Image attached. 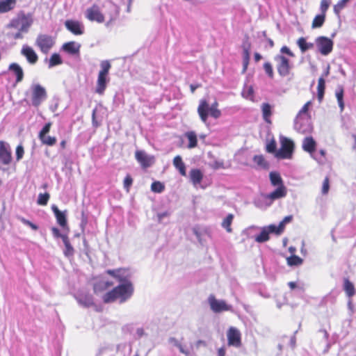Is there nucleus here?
<instances>
[{
	"mask_svg": "<svg viewBox=\"0 0 356 356\" xmlns=\"http://www.w3.org/2000/svg\"><path fill=\"white\" fill-rule=\"evenodd\" d=\"M120 282L118 286L104 295L102 298L105 303L112 302L116 300H119L120 303H123L132 296L134 286L129 280V277H127Z\"/></svg>",
	"mask_w": 356,
	"mask_h": 356,
	"instance_id": "1",
	"label": "nucleus"
},
{
	"mask_svg": "<svg viewBox=\"0 0 356 356\" xmlns=\"http://www.w3.org/2000/svg\"><path fill=\"white\" fill-rule=\"evenodd\" d=\"M100 67L101 70L98 74L95 92L99 95H103L109 81L108 74L111 65L108 60H103L101 62Z\"/></svg>",
	"mask_w": 356,
	"mask_h": 356,
	"instance_id": "2",
	"label": "nucleus"
},
{
	"mask_svg": "<svg viewBox=\"0 0 356 356\" xmlns=\"http://www.w3.org/2000/svg\"><path fill=\"white\" fill-rule=\"evenodd\" d=\"M197 113L201 120L204 124L207 122L209 114L215 119H218L221 116V111L218 108L209 106V102L204 99L200 101Z\"/></svg>",
	"mask_w": 356,
	"mask_h": 356,
	"instance_id": "3",
	"label": "nucleus"
},
{
	"mask_svg": "<svg viewBox=\"0 0 356 356\" xmlns=\"http://www.w3.org/2000/svg\"><path fill=\"white\" fill-rule=\"evenodd\" d=\"M281 147L275 153V156L277 159H291L293 154L294 143L289 138L280 136Z\"/></svg>",
	"mask_w": 356,
	"mask_h": 356,
	"instance_id": "4",
	"label": "nucleus"
},
{
	"mask_svg": "<svg viewBox=\"0 0 356 356\" xmlns=\"http://www.w3.org/2000/svg\"><path fill=\"white\" fill-rule=\"evenodd\" d=\"M31 104L33 106H39L47 98L46 89L39 83L31 86Z\"/></svg>",
	"mask_w": 356,
	"mask_h": 356,
	"instance_id": "5",
	"label": "nucleus"
},
{
	"mask_svg": "<svg viewBox=\"0 0 356 356\" xmlns=\"http://www.w3.org/2000/svg\"><path fill=\"white\" fill-rule=\"evenodd\" d=\"M54 44L55 40L54 38L47 34H39L35 42V46H37L44 54H48Z\"/></svg>",
	"mask_w": 356,
	"mask_h": 356,
	"instance_id": "6",
	"label": "nucleus"
},
{
	"mask_svg": "<svg viewBox=\"0 0 356 356\" xmlns=\"http://www.w3.org/2000/svg\"><path fill=\"white\" fill-rule=\"evenodd\" d=\"M333 45L332 40L325 36H319L315 39L317 51L323 56L329 55L332 51Z\"/></svg>",
	"mask_w": 356,
	"mask_h": 356,
	"instance_id": "7",
	"label": "nucleus"
},
{
	"mask_svg": "<svg viewBox=\"0 0 356 356\" xmlns=\"http://www.w3.org/2000/svg\"><path fill=\"white\" fill-rule=\"evenodd\" d=\"M274 60L276 63L278 74L283 77L288 76L291 69L289 60L282 54L276 55L274 57Z\"/></svg>",
	"mask_w": 356,
	"mask_h": 356,
	"instance_id": "8",
	"label": "nucleus"
},
{
	"mask_svg": "<svg viewBox=\"0 0 356 356\" xmlns=\"http://www.w3.org/2000/svg\"><path fill=\"white\" fill-rule=\"evenodd\" d=\"M249 229H260V233L255 236L254 240L257 243H264L269 240V234H277V231L275 229V225H270L268 226H266L264 227H259L257 226H251Z\"/></svg>",
	"mask_w": 356,
	"mask_h": 356,
	"instance_id": "9",
	"label": "nucleus"
},
{
	"mask_svg": "<svg viewBox=\"0 0 356 356\" xmlns=\"http://www.w3.org/2000/svg\"><path fill=\"white\" fill-rule=\"evenodd\" d=\"M302 147V149L305 152H308L311 157L315 161L317 162L322 161V159L316 154V142L312 136H307L303 139Z\"/></svg>",
	"mask_w": 356,
	"mask_h": 356,
	"instance_id": "10",
	"label": "nucleus"
},
{
	"mask_svg": "<svg viewBox=\"0 0 356 356\" xmlns=\"http://www.w3.org/2000/svg\"><path fill=\"white\" fill-rule=\"evenodd\" d=\"M294 129L300 134H306L312 132L313 127L308 118L296 117L294 121Z\"/></svg>",
	"mask_w": 356,
	"mask_h": 356,
	"instance_id": "11",
	"label": "nucleus"
},
{
	"mask_svg": "<svg viewBox=\"0 0 356 356\" xmlns=\"http://www.w3.org/2000/svg\"><path fill=\"white\" fill-rule=\"evenodd\" d=\"M85 16L91 22L102 23L105 20L104 15L100 11L99 7L96 4H94L86 9Z\"/></svg>",
	"mask_w": 356,
	"mask_h": 356,
	"instance_id": "12",
	"label": "nucleus"
},
{
	"mask_svg": "<svg viewBox=\"0 0 356 356\" xmlns=\"http://www.w3.org/2000/svg\"><path fill=\"white\" fill-rule=\"evenodd\" d=\"M65 26L67 31L75 35H81L84 33V24L78 20L67 19L65 22Z\"/></svg>",
	"mask_w": 356,
	"mask_h": 356,
	"instance_id": "13",
	"label": "nucleus"
},
{
	"mask_svg": "<svg viewBox=\"0 0 356 356\" xmlns=\"http://www.w3.org/2000/svg\"><path fill=\"white\" fill-rule=\"evenodd\" d=\"M209 302L211 310L216 313L232 310L231 305H228L224 300L216 299L213 296H209Z\"/></svg>",
	"mask_w": 356,
	"mask_h": 356,
	"instance_id": "14",
	"label": "nucleus"
},
{
	"mask_svg": "<svg viewBox=\"0 0 356 356\" xmlns=\"http://www.w3.org/2000/svg\"><path fill=\"white\" fill-rule=\"evenodd\" d=\"M135 157L143 168H148L151 166L154 161V156L148 155L143 150L136 151L135 153Z\"/></svg>",
	"mask_w": 356,
	"mask_h": 356,
	"instance_id": "15",
	"label": "nucleus"
},
{
	"mask_svg": "<svg viewBox=\"0 0 356 356\" xmlns=\"http://www.w3.org/2000/svg\"><path fill=\"white\" fill-rule=\"evenodd\" d=\"M0 160L4 165H9L12 160L10 145L4 141H0Z\"/></svg>",
	"mask_w": 356,
	"mask_h": 356,
	"instance_id": "16",
	"label": "nucleus"
},
{
	"mask_svg": "<svg viewBox=\"0 0 356 356\" xmlns=\"http://www.w3.org/2000/svg\"><path fill=\"white\" fill-rule=\"evenodd\" d=\"M21 54L26 58L27 62L31 65H35L38 60V56L34 49L27 44L22 46Z\"/></svg>",
	"mask_w": 356,
	"mask_h": 356,
	"instance_id": "17",
	"label": "nucleus"
},
{
	"mask_svg": "<svg viewBox=\"0 0 356 356\" xmlns=\"http://www.w3.org/2000/svg\"><path fill=\"white\" fill-rule=\"evenodd\" d=\"M227 339L229 346L239 347L241 346V333L235 327H230L227 332Z\"/></svg>",
	"mask_w": 356,
	"mask_h": 356,
	"instance_id": "18",
	"label": "nucleus"
},
{
	"mask_svg": "<svg viewBox=\"0 0 356 356\" xmlns=\"http://www.w3.org/2000/svg\"><path fill=\"white\" fill-rule=\"evenodd\" d=\"M286 195V188L284 185L277 186V188L269 194L264 196L266 200H270L268 205H270L273 201L284 197Z\"/></svg>",
	"mask_w": 356,
	"mask_h": 356,
	"instance_id": "19",
	"label": "nucleus"
},
{
	"mask_svg": "<svg viewBox=\"0 0 356 356\" xmlns=\"http://www.w3.org/2000/svg\"><path fill=\"white\" fill-rule=\"evenodd\" d=\"M81 44L71 41L63 44L62 49L70 55L79 56Z\"/></svg>",
	"mask_w": 356,
	"mask_h": 356,
	"instance_id": "20",
	"label": "nucleus"
},
{
	"mask_svg": "<svg viewBox=\"0 0 356 356\" xmlns=\"http://www.w3.org/2000/svg\"><path fill=\"white\" fill-rule=\"evenodd\" d=\"M8 70L14 76H15L16 83H19L23 80L24 72L19 64L16 63H11L8 67Z\"/></svg>",
	"mask_w": 356,
	"mask_h": 356,
	"instance_id": "21",
	"label": "nucleus"
},
{
	"mask_svg": "<svg viewBox=\"0 0 356 356\" xmlns=\"http://www.w3.org/2000/svg\"><path fill=\"white\" fill-rule=\"evenodd\" d=\"M33 22V20L31 14H23L22 16H20L21 26L19 28V30L21 31H23L24 33H27Z\"/></svg>",
	"mask_w": 356,
	"mask_h": 356,
	"instance_id": "22",
	"label": "nucleus"
},
{
	"mask_svg": "<svg viewBox=\"0 0 356 356\" xmlns=\"http://www.w3.org/2000/svg\"><path fill=\"white\" fill-rule=\"evenodd\" d=\"M51 209L56 216L57 222L63 227L67 226V219L65 212L60 211L56 205L53 204Z\"/></svg>",
	"mask_w": 356,
	"mask_h": 356,
	"instance_id": "23",
	"label": "nucleus"
},
{
	"mask_svg": "<svg viewBox=\"0 0 356 356\" xmlns=\"http://www.w3.org/2000/svg\"><path fill=\"white\" fill-rule=\"evenodd\" d=\"M79 303L83 307H89L94 305L93 298L92 295L88 293H81L76 296Z\"/></svg>",
	"mask_w": 356,
	"mask_h": 356,
	"instance_id": "24",
	"label": "nucleus"
},
{
	"mask_svg": "<svg viewBox=\"0 0 356 356\" xmlns=\"http://www.w3.org/2000/svg\"><path fill=\"white\" fill-rule=\"evenodd\" d=\"M16 5V0L0 1V13H7L13 10Z\"/></svg>",
	"mask_w": 356,
	"mask_h": 356,
	"instance_id": "25",
	"label": "nucleus"
},
{
	"mask_svg": "<svg viewBox=\"0 0 356 356\" xmlns=\"http://www.w3.org/2000/svg\"><path fill=\"white\" fill-rule=\"evenodd\" d=\"M173 165L182 176L186 175V165L179 155L174 158Z\"/></svg>",
	"mask_w": 356,
	"mask_h": 356,
	"instance_id": "26",
	"label": "nucleus"
},
{
	"mask_svg": "<svg viewBox=\"0 0 356 356\" xmlns=\"http://www.w3.org/2000/svg\"><path fill=\"white\" fill-rule=\"evenodd\" d=\"M297 44L302 53H305L307 50L313 49L315 46V43L307 42L306 39L303 37L300 38L297 40Z\"/></svg>",
	"mask_w": 356,
	"mask_h": 356,
	"instance_id": "27",
	"label": "nucleus"
},
{
	"mask_svg": "<svg viewBox=\"0 0 356 356\" xmlns=\"http://www.w3.org/2000/svg\"><path fill=\"white\" fill-rule=\"evenodd\" d=\"M190 178L194 185L201 182L203 178V174L199 169H192L190 171Z\"/></svg>",
	"mask_w": 356,
	"mask_h": 356,
	"instance_id": "28",
	"label": "nucleus"
},
{
	"mask_svg": "<svg viewBox=\"0 0 356 356\" xmlns=\"http://www.w3.org/2000/svg\"><path fill=\"white\" fill-rule=\"evenodd\" d=\"M343 290L348 298H351L355 294L354 284L347 278L343 280Z\"/></svg>",
	"mask_w": 356,
	"mask_h": 356,
	"instance_id": "29",
	"label": "nucleus"
},
{
	"mask_svg": "<svg viewBox=\"0 0 356 356\" xmlns=\"http://www.w3.org/2000/svg\"><path fill=\"white\" fill-rule=\"evenodd\" d=\"M106 273L108 275L118 279L119 282L121 280H124L125 278L129 277L126 274V270L124 269L108 270Z\"/></svg>",
	"mask_w": 356,
	"mask_h": 356,
	"instance_id": "30",
	"label": "nucleus"
},
{
	"mask_svg": "<svg viewBox=\"0 0 356 356\" xmlns=\"http://www.w3.org/2000/svg\"><path fill=\"white\" fill-rule=\"evenodd\" d=\"M335 95L337 99V102H338L340 110L342 112L344 109L343 88L342 86H337L336 91H335Z\"/></svg>",
	"mask_w": 356,
	"mask_h": 356,
	"instance_id": "31",
	"label": "nucleus"
},
{
	"mask_svg": "<svg viewBox=\"0 0 356 356\" xmlns=\"http://www.w3.org/2000/svg\"><path fill=\"white\" fill-rule=\"evenodd\" d=\"M185 136L188 140V148L192 149L197 146V139L196 134L194 131H188L185 134Z\"/></svg>",
	"mask_w": 356,
	"mask_h": 356,
	"instance_id": "32",
	"label": "nucleus"
},
{
	"mask_svg": "<svg viewBox=\"0 0 356 356\" xmlns=\"http://www.w3.org/2000/svg\"><path fill=\"white\" fill-rule=\"evenodd\" d=\"M63 242L65 245V249L63 250L65 256L67 257L72 256L74 254V250L73 247L70 244L68 237H63Z\"/></svg>",
	"mask_w": 356,
	"mask_h": 356,
	"instance_id": "33",
	"label": "nucleus"
},
{
	"mask_svg": "<svg viewBox=\"0 0 356 356\" xmlns=\"http://www.w3.org/2000/svg\"><path fill=\"white\" fill-rule=\"evenodd\" d=\"M261 111H262L264 120L266 122H270L269 118L272 114L271 106L268 103H263L261 104Z\"/></svg>",
	"mask_w": 356,
	"mask_h": 356,
	"instance_id": "34",
	"label": "nucleus"
},
{
	"mask_svg": "<svg viewBox=\"0 0 356 356\" xmlns=\"http://www.w3.org/2000/svg\"><path fill=\"white\" fill-rule=\"evenodd\" d=\"M270 180L274 186H280L283 184L282 179L279 173L276 172H271L269 175Z\"/></svg>",
	"mask_w": 356,
	"mask_h": 356,
	"instance_id": "35",
	"label": "nucleus"
},
{
	"mask_svg": "<svg viewBox=\"0 0 356 356\" xmlns=\"http://www.w3.org/2000/svg\"><path fill=\"white\" fill-rule=\"evenodd\" d=\"M234 219V215L229 213L222 222V227L226 229L229 233L232 232V229L231 227L232 222Z\"/></svg>",
	"mask_w": 356,
	"mask_h": 356,
	"instance_id": "36",
	"label": "nucleus"
},
{
	"mask_svg": "<svg viewBox=\"0 0 356 356\" xmlns=\"http://www.w3.org/2000/svg\"><path fill=\"white\" fill-rule=\"evenodd\" d=\"M292 220L291 216H286L280 223L278 225H275V229L277 231V235L281 234L284 229L285 225L289 222H291Z\"/></svg>",
	"mask_w": 356,
	"mask_h": 356,
	"instance_id": "37",
	"label": "nucleus"
},
{
	"mask_svg": "<svg viewBox=\"0 0 356 356\" xmlns=\"http://www.w3.org/2000/svg\"><path fill=\"white\" fill-rule=\"evenodd\" d=\"M318 99L321 101L324 96L325 92V79L323 76L320 77L318 81Z\"/></svg>",
	"mask_w": 356,
	"mask_h": 356,
	"instance_id": "38",
	"label": "nucleus"
},
{
	"mask_svg": "<svg viewBox=\"0 0 356 356\" xmlns=\"http://www.w3.org/2000/svg\"><path fill=\"white\" fill-rule=\"evenodd\" d=\"M63 60L58 54H53L49 60V67L51 68L56 65L62 64Z\"/></svg>",
	"mask_w": 356,
	"mask_h": 356,
	"instance_id": "39",
	"label": "nucleus"
},
{
	"mask_svg": "<svg viewBox=\"0 0 356 356\" xmlns=\"http://www.w3.org/2000/svg\"><path fill=\"white\" fill-rule=\"evenodd\" d=\"M325 15L321 14L316 15L312 22V28H320L323 26L325 22Z\"/></svg>",
	"mask_w": 356,
	"mask_h": 356,
	"instance_id": "40",
	"label": "nucleus"
},
{
	"mask_svg": "<svg viewBox=\"0 0 356 356\" xmlns=\"http://www.w3.org/2000/svg\"><path fill=\"white\" fill-rule=\"evenodd\" d=\"M39 139L43 145L49 146L54 145L57 141L56 137L47 135H44L42 138H39Z\"/></svg>",
	"mask_w": 356,
	"mask_h": 356,
	"instance_id": "41",
	"label": "nucleus"
},
{
	"mask_svg": "<svg viewBox=\"0 0 356 356\" xmlns=\"http://www.w3.org/2000/svg\"><path fill=\"white\" fill-rule=\"evenodd\" d=\"M249 60H250V52H249V50L247 48H243V72H245V71L247 70V68H248V65L249 64Z\"/></svg>",
	"mask_w": 356,
	"mask_h": 356,
	"instance_id": "42",
	"label": "nucleus"
},
{
	"mask_svg": "<svg viewBox=\"0 0 356 356\" xmlns=\"http://www.w3.org/2000/svg\"><path fill=\"white\" fill-rule=\"evenodd\" d=\"M49 194L47 193H40L38 197L37 203L40 205H47L49 200Z\"/></svg>",
	"mask_w": 356,
	"mask_h": 356,
	"instance_id": "43",
	"label": "nucleus"
},
{
	"mask_svg": "<svg viewBox=\"0 0 356 356\" xmlns=\"http://www.w3.org/2000/svg\"><path fill=\"white\" fill-rule=\"evenodd\" d=\"M164 188V185L160 181H154L151 185V190L155 193H161Z\"/></svg>",
	"mask_w": 356,
	"mask_h": 356,
	"instance_id": "44",
	"label": "nucleus"
},
{
	"mask_svg": "<svg viewBox=\"0 0 356 356\" xmlns=\"http://www.w3.org/2000/svg\"><path fill=\"white\" fill-rule=\"evenodd\" d=\"M289 266H297L302 263V259L296 255L291 256L287 259Z\"/></svg>",
	"mask_w": 356,
	"mask_h": 356,
	"instance_id": "45",
	"label": "nucleus"
},
{
	"mask_svg": "<svg viewBox=\"0 0 356 356\" xmlns=\"http://www.w3.org/2000/svg\"><path fill=\"white\" fill-rule=\"evenodd\" d=\"M264 70H265L266 74L271 79L273 78L274 76V72H273V66L271 65L270 63L269 62H266L264 64Z\"/></svg>",
	"mask_w": 356,
	"mask_h": 356,
	"instance_id": "46",
	"label": "nucleus"
},
{
	"mask_svg": "<svg viewBox=\"0 0 356 356\" xmlns=\"http://www.w3.org/2000/svg\"><path fill=\"white\" fill-rule=\"evenodd\" d=\"M17 218L21 221L24 225L30 227L33 230H37L38 229V225L31 222L29 220L25 219L24 217L17 216Z\"/></svg>",
	"mask_w": 356,
	"mask_h": 356,
	"instance_id": "47",
	"label": "nucleus"
},
{
	"mask_svg": "<svg viewBox=\"0 0 356 356\" xmlns=\"http://www.w3.org/2000/svg\"><path fill=\"white\" fill-rule=\"evenodd\" d=\"M349 0H340L334 6V11L336 14L339 15L341 10L345 7L346 3Z\"/></svg>",
	"mask_w": 356,
	"mask_h": 356,
	"instance_id": "48",
	"label": "nucleus"
},
{
	"mask_svg": "<svg viewBox=\"0 0 356 356\" xmlns=\"http://www.w3.org/2000/svg\"><path fill=\"white\" fill-rule=\"evenodd\" d=\"M310 104H311V102H307L302 106V108L300 110V111L298 112V113L296 117L307 118L305 115L307 113V111H308V109H309V107Z\"/></svg>",
	"mask_w": 356,
	"mask_h": 356,
	"instance_id": "49",
	"label": "nucleus"
},
{
	"mask_svg": "<svg viewBox=\"0 0 356 356\" xmlns=\"http://www.w3.org/2000/svg\"><path fill=\"white\" fill-rule=\"evenodd\" d=\"M51 127V122L46 123L42 129L40 131L38 134V138H42L44 135H47L49 132Z\"/></svg>",
	"mask_w": 356,
	"mask_h": 356,
	"instance_id": "50",
	"label": "nucleus"
},
{
	"mask_svg": "<svg viewBox=\"0 0 356 356\" xmlns=\"http://www.w3.org/2000/svg\"><path fill=\"white\" fill-rule=\"evenodd\" d=\"M21 26L20 24V17H18L17 18L13 19L10 21L9 24L8 25V27L9 28H14L19 30V28Z\"/></svg>",
	"mask_w": 356,
	"mask_h": 356,
	"instance_id": "51",
	"label": "nucleus"
},
{
	"mask_svg": "<svg viewBox=\"0 0 356 356\" xmlns=\"http://www.w3.org/2000/svg\"><path fill=\"white\" fill-rule=\"evenodd\" d=\"M112 284L108 282H100L99 283L95 284L94 286V291L97 292L101 289H106L111 286Z\"/></svg>",
	"mask_w": 356,
	"mask_h": 356,
	"instance_id": "52",
	"label": "nucleus"
},
{
	"mask_svg": "<svg viewBox=\"0 0 356 356\" xmlns=\"http://www.w3.org/2000/svg\"><path fill=\"white\" fill-rule=\"evenodd\" d=\"M133 183V179L129 175H127L124 179V188L127 192L129 191V188Z\"/></svg>",
	"mask_w": 356,
	"mask_h": 356,
	"instance_id": "53",
	"label": "nucleus"
},
{
	"mask_svg": "<svg viewBox=\"0 0 356 356\" xmlns=\"http://www.w3.org/2000/svg\"><path fill=\"white\" fill-rule=\"evenodd\" d=\"M330 1L329 0H321L320 8L322 14L325 15V13L330 6Z\"/></svg>",
	"mask_w": 356,
	"mask_h": 356,
	"instance_id": "54",
	"label": "nucleus"
},
{
	"mask_svg": "<svg viewBox=\"0 0 356 356\" xmlns=\"http://www.w3.org/2000/svg\"><path fill=\"white\" fill-rule=\"evenodd\" d=\"M329 189H330L329 179H328V177H325L323 182L322 191H321L322 194L326 195L328 193Z\"/></svg>",
	"mask_w": 356,
	"mask_h": 356,
	"instance_id": "55",
	"label": "nucleus"
},
{
	"mask_svg": "<svg viewBox=\"0 0 356 356\" xmlns=\"http://www.w3.org/2000/svg\"><path fill=\"white\" fill-rule=\"evenodd\" d=\"M266 150L269 153H276V143L274 140L267 144Z\"/></svg>",
	"mask_w": 356,
	"mask_h": 356,
	"instance_id": "56",
	"label": "nucleus"
},
{
	"mask_svg": "<svg viewBox=\"0 0 356 356\" xmlns=\"http://www.w3.org/2000/svg\"><path fill=\"white\" fill-rule=\"evenodd\" d=\"M253 161L259 166L263 167L265 165L264 159L261 155H255L253 157Z\"/></svg>",
	"mask_w": 356,
	"mask_h": 356,
	"instance_id": "57",
	"label": "nucleus"
},
{
	"mask_svg": "<svg viewBox=\"0 0 356 356\" xmlns=\"http://www.w3.org/2000/svg\"><path fill=\"white\" fill-rule=\"evenodd\" d=\"M176 347L179 349L180 353H181L182 354H184L186 356L190 355L189 349L186 347V346L183 345L181 343L179 342V343Z\"/></svg>",
	"mask_w": 356,
	"mask_h": 356,
	"instance_id": "58",
	"label": "nucleus"
},
{
	"mask_svg": "<svg viewBox=\"0 0 356 356\" xmlns=\"http://www.w3.org/2000/svg\"><path fill=\"white\" fill-rule=\"evenodd\" d=\"M24 151L22 145H19L16 148V159L17 161H19L22 159Z\"/></svg>",
	"mask_w": 356,
	"mask_h": 356,
	"instance_id": "59",
	"label": "nucleus"
},
{
	"mask_svg": "<svg viewBox=\"0 0 356 356\" xmlns=\"http://www.w3.org/2000/svg\"><path fill=\"white\" fill-rule=\"evenodd\" d=\"M51 232L54 238H61L63 241V237H67L66 234H63L60 232V230L56 227H52Z\"/></svg>",
	"mask_w": 356,
	"mask_h": 356,
	"instance_id": "60",
	"label": "nucleus"
},
{
	"mask_svg": "<svg viewBox=\"0 0 356 356\" xmlns=\"http://www.w3.org/2000/svg\"><path fill=\"white\" fill-rule=\"evenodd\" d=\"M22 33H24L23 31H21L20 30H18V31L17 33H8V36L10 37V38H12L13 39H22L23 38V35H22Z\"/></svg>",
	"mask_w": 356,
	"mask_h": 356,
	"instance_id": "61",
	"label": "nucleus"
},
{
	"mask_svg": "<svg viewBox=\"0 0 356 356\" xmlns=\"http://www.w3.org/2000/svg\"><path fill=\"white\" fill-rule=\"evenodd\" d=\"M253 95V89L252 87H247L242 92V95L245 98H249Z\"/></svg>",
	"mask_w": 356,
	"mask_h": 356,
	"instance_id": "62",
	"label": "nucleus"
},
{
	"mask_svg": "<svg viewBox=\"0 0 356 356\" xmlns=\"http://www.w3.org/2000/svg\"><path fill=\"white\" fill-rule=\"evenodd\" d=\"M280 52L282 54H285L289 56L290 57H294V54L290 50V49L286 46H283L281 49Z\"/></svg>",
	"mask_w": 356,
	"mask_h": 356,
	"instance_id": "63",
	"label": "nucleus"
},
{
	"mask_svg": "<svg viewBox=\"0 0 356 356\" xmlns=\"http://www.w3.org/2000/svg\"><path fill=\"white\" fill-rule=\"evenodd\" d=\"M170 215V212L164 211L162 213H159L157 214L158 220L159 222H161L164 218L168 217Z\"/></svg>",
	"mask_w": 356,
	"mask_h": 356,
	"instance_id": "64",
	"label": "nucleus"
}]
</instances>
